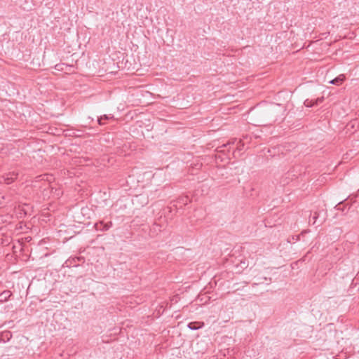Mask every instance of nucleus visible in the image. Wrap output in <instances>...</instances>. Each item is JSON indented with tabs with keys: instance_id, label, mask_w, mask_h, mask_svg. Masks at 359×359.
Masks as SVG:
<instances>
[{
	"instance_id": "13",
	"label": "nucleus",
	"mask_w": 359,
	"mask_h": 359,
	"mask_svg": "<svg viewBox=\"0 0 359 359\" xmlns=\"http://www.w3.org/2000/svg\"><path fill=\"white\" fill-rule=\"evenodd\" d=\"M63 66H67V65L64 63L57 64L55 65V68L58 71H62L64 70Z\"/></svg>"
},
{
	"instance_id": "16",
	"label": "nucleus",
	"mask_w": 359,
	"mask_h": 359,
	"mask_svg": "<svg viewBox=\"0 0 359 359\" xmlns=\"http://www.w3.org/2000/svg\"><path fill=\"white\" fill-rule=\"evenodd\" d=\"M325 218L323 217V219L321 220L320 223H323L324 221H325Z\"/></svg>"
},
{
	"instance_id": "1",
	"label": "nucleus",
	"mask_w": 359,
	"mask_h": 359,
	"mask_svg": "<svg viewBox=\"0 0 359 359\" xmlns=\"http://www.w3.org/2000/svg\"><path fill=\"white\" fill-rule=\"evenodd\" d=\"M18 176V173L15 172H10L6 175L3 176L2 178L4 179V183L6 184H11L13 183Z\"/></svg>"
},
{
	"instance_id": "6",
	"label": "nucleus",
	"mask_w": 359,
	"mask_h": 359,
	"mask_svg": "<svg viewBox=\"0 0 359 359\" xmlns=\"http://www.w3.org/2000/svg\"><path fill=\"white\" fill-rule=\"evenodd\" d=\"M344 79L345 76L344 74H341L337 77L334 78V79H332V81H330V83L333 85H340L342 83Z\"/></svg>"
},
{
	"instance_id": "15",
	"label": "nucleus",
	"mask_w": 359,
	"mask_h": 359,
	"mask_svg": "<svg viewBox=\"0 0 359 359\" xmlns=\"http://www.w3.org/2000/svg\"><path fill=\"white\" fill-rule=\"evenodd\" d=\"M299 239H300V236L299 235L296 236L295 238H294V236L292 237V240L293 241L295 240L296 241H299Z\"/></svg>"
},
{
	"instance_id": "8",
	"label": "nucleus",
	"mask_w": 359,
	"mask_h": 359,
	"mask_svg": "<svg viewBox=\"0 0 359 359\" xmlns=\"http://www.w3.org/2000/svg\"><path fill=\"white\" fill-rule=\"evenodd\" d=\"M320 217V212H314L313 214L311 216V220H313V224H315L317 219Z\"/></svg>"
},
{
	"instance_id": "17",
	"label": "nucleus",
	"mask_w": 359,
	"mask_h": 359,
	"mask_svg": "<svg viewBox=\"0 0 359 359\" xmlns=\"http://www.w3.org/2000/svg\"><path fill=\"white\" fill-rule=\"evenodd\" d=\"M89 119H90L92 121H93V118L88 117Z\"/></svg>"
},
{
	"instance_id": "2",
	"label": "nucleus",
	"mask_w": 359,
	"mask_h": 359,
	"mask_svg": "<svg viewBox=\"0 0 359 359\" xmlns=\"http://www.w3.org/2000/svg\"><path fill=\"white\" fill-rule=\"evenodd\" d=\"M323 99H324L323 97H320V98H317L316 100L306 99L304 101V104L306 107H314L316 105H318L320 103H321L323 101Z\"/></svg>"
},
{
	"instance_id": "5",
	"label": "nucleus",
	"mask_w": 359,
	"mask_h": 359,
	"mask_svg": "<svg viewBox=\"0 0 359 359\" xmlns=\"http://www.w3.org/2000/svg\"><path fill=\"white\" fill-rule=\"evenodd\" d=\"M12 292L10 290H4L0 294V302H6L9 299Z\"/></svg>"
},
{
	"instance_id": "18",
	"label": "nucleus",
	"mask_w": 359,
	"mask_h": 359,
	"mask_svg": "<svg viewBox=\"0 0 359 359\" xmlns=\"http://www.w3.org/2000/svg\"><path fill=\"white\" fill-rule=\"evenodd\" d=\"M6 196H2V198H3V199H5V198H6Z\"/></svg>"
},
{
	"instance_id": "4",
	"label": "nucleus",
	"mask_w": 359,
	"mask_h": 359,
	"mask_svg": "<svg viewBox=\"0 0 359 359\" xmlns=\"http://www.w3.org/2000/svg\"><path fill=\"white\" fill-rule=\"evenodd\" d=\"M12 338V333L10 331H4L0 334V340L4 342L8 341Z\"/></svg>"
},
{
	"instance_id": "11",
	"label": "nucleus",
	"mask_w": 359,
	"mask_h": 359,
	"mask_svg": "<svg viewBox=\"0 0 359 359\" xmlns=\"http://www.w3.org/2000/svg\"><path fill=\"white\" fill-rule=\"evenodd\" d=\"M243 147H244V144L242 142L241 140H239L238 142H237L236 150L241 151L243 149Z\"/></svg>"
},
{
	"instance_id": "7",
	"label": "nucleus",
	"mask_w": 359,
	"mask_h": 359,
	"mask_svg": "<svg viewBox=\"0 0 359 359\" xmlns=\"http://www.w3.org/2000/svg\"><path fill=\"white\" fill-rule=\"evenodd\" d=\"M113 118H114V116L112 115H111V114H109V115L104 114L103 116H101L98 117V118H97V123L100 126H104L105 124V123H102V121H108V120L111 119Z\"/></svg>"
},
{
	"instance_id": "9",
	"label": "nucleus",
	"mask_w": 359,
	"mask_h": 359,
	"mask_svg": "<svg viewBox=\"0 0 359 359\" xmlns=\"http://www.w3.org/2000/svg\"><path fill=\"white\" fill-rule=\"evenodd\" d=\"M236 142H237L236 139L229 140L226 144H223L222 145H221V147H229L230 148V146L234 144Z\"/></svg>"
},
{
	"instance_id": "12",
	"label": "nucleus",
	"mask_w": 359,
	"mask_h": 359,
	"mask_svg": "<svg viewBox=\"0 0 359 359\" xmlns=\"http://www.w3.org/2000/svg\"><path fill=\"white\" fill-rule=\"evenodd\" d=\"M335 208H337V210H341L342 212L344 211V208L345 206L343 205L342 204V202H339L336 206Z\"/></svg>"
},
{
	"instance_id": "3",
	"label": "nucleus",
	"mask_w": 359,
	"mask_h": 359,
	"mask_svg": "<svg viewBox=\"0 0 359 359\" xmlns=\"http://www.w3.org/2000/svg\"><path fill=\"white\" fill-rule=\"evenodd\" d=\"M112 226V222H109L107 223H104L103 222H100L95 224V227L97 230L100 231H107Z\"/></svg>"
},
{
	"instance_id": "10",
	"label": "nucleus",
	"mask_w": 359,
	"mask_h": 359,
	"mask_svg": "<svg viewBox=\"0 0 359 359\" xmlns=\"http://www.w3.org/2000/svg\"><path fill=\"white\" fill-rule=\"evenodd\" d=\"M188 327L192 330H196L199 328L198 327L196 326V323H194V322L189 323L188 324Z\"/></svg>"
},
{
	"instance_id": "14",
	"label": "nucleus",
	"mask_w": 359,
	"mask_h": 359,
	"mask_svg": "<svg viewBox=\"0 0 359 359\" xmlns=\"http://www.w3.org/2000/svg\"><path fill=\"white\" fill-rule=\"evenodd\" d=\"M224 148L225 147H221V146H220V147H217V150L218 152H224Z\"/></svg>"
}]
</instances>
